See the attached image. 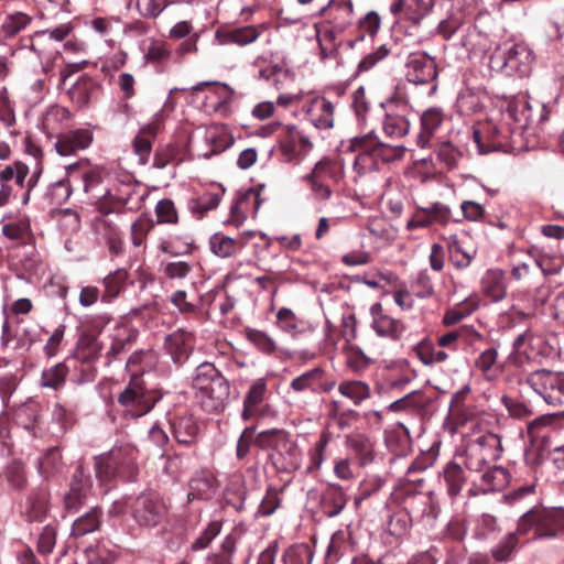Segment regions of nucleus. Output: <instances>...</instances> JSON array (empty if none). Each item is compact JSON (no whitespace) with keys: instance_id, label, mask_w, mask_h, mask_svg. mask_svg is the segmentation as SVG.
Returning <instances> with one entry per match:
<instances>
[{"instance_id":"f257e3e1","label":"nucleus","mask_w":564,"mask_h":564,"mask_svg":"<svg viewBox=\"0 0 564 564\" xmlns=\"http://www.w3.org/2000/svg\"><path fill=\"white\" fill-rule=\"evenodd\" d=\"M193 388L200 408L210 413L223 411L230 395L229 381L209 362L196 368Z\"/></svg>"},{"instance_id":"f03ea898","label":"nucleus","mask_w":564,"mask_h":564,"mask_svg":"<svg viewBox=\"0 0 564 564\" xmlns=\"http://www.w3.org/2000/svg\"><path fill=\"white\" fill-rule=\"evenodd\" d=\"M533 61V52L525 43L507 41L496 47L489 66L506 76L525 77L532 70Z\"/></svg>"},{"instance_id":"7ed1b4c3","label":"nucleus","mask_w":564,"mask_h":564,"mask_svg":"<svg viewBox=\"0 0 564 564\" xmlns=\"http://www.w3.org/2000/svg\"><path fill=\"white\" fill-rule=\"evenodd\" d=\"M517 531L520 535L532 534L534 539L554 538L564 532V511L558 509H533L522 514Z\"/></svg>"},{"instance_id":"20e7f679","label":"nucleus","mask_w":564,"mask_h":564,"mask_svg":"<svg viewBox=\"0 0 564 564\" xmlns=\"http://www.w3.org/2000/svg\"><path fill=\"white\" fill-rule=\"evenodd\" d=\"M134 459L133 447L116 446L108 454L96 458V476L100 481H108L113 477L130 478L135 473Z\"/></svg>"},{"instance_id":"39448f33","label":"nucleus","mask_w":564,"mask_h":564,"mask_svg":"<svg viewBox=\"0 0 564 564\" xmlns=\"http://www.w3.org/2000/svg\"><path fill=\"white\" fill-rule=\"evenodd\" d=\"M343 178L339 163L327 158L318 161L311 173L304 176L313 197L317 200H327L333 193V186Z\"/></svg>"},{"instance_id":"423d86ee","label":"nucleus","mask_w":564,"mask_h":564,"mask_svg":"<svg viewBox=\"0 0 564 564\" xmlns=\"http://www.w3.org/2000/svg\"><path fill=\"white\" fill-rule=\"evenodd\" d=\"M158 400L159 398L145 388L139 375L131 377L128 386L118 397V402L134 417L149 413Z\"/></svg>"},{"instance_id":"0eeeda50","label":"nucleus","mask_w":564,"mask_h":564,"mask_svg":"<svg viewBox=\"0 0 564 564\" xmlns=\"http://www.w3.org/2000/svg\"><path fill=\"white\" fill-rule=\"evenodd\" d=\"M527 383L553 406H564V372L546 369L530 373Z\"/></svg>"},{"instance_id":"6e6552de","label":"nucleus","mask_w":564,"mask_h":564,"mask_svg":"<svg viewBox=\"0 0 564 564\" xmlns=\"http://www.w3.org/2000/svg\"><path fill=\"white\" fill-rule=\"evenodd\" d=\"M131 514L140 527L153 528L165 520L167 507L158 494L144 492L133 500Z\"/></svg>"},{"instance_id":"1a4fd4ad","label":"nucleus","mask_w":564,"mask_h":564,"mask_svg":"<svg viewBox=\"0 0 564 564\" xmlns=\"http://www.w3.org/2000/svg\"><path fill=\"white\" fill-rule=\"evenodd\" d=\"M435 0H398L391 4L390 11L393 15H399L398 22L406 24V32L414 36L421 25V22L431 12Z\"/></svg>"},{"instance_id":"9d476101","label":"nucleus","mask_w":564,"mask_h":564,"mask_svg":"<svg viewBox=\"0 0 564 564\" xmlns=\"http://www.w3.org/2000/svg\"><path fill=\"white\" fill-rule=\"evenodd\" d=\"M410 106L405 101H388L382 122L384 133L390 138H402L410 130Z\"/></svg>"},{"instance_id":"9b49d317","label":"nucleus","mask_w":564,"mask_h":564,"mask_svg":"<svg viewBox=\"0 0 564 564\" xmlns=\"http://www.w3.org/2000/svg\"><path fill=\"white\" fill-rule=\"evenodd\" d=\"M406 78L415 85L427 84L437 76L436 64L432 57L423 53H413L408 57Z\"/></svg>"},{"instance_id":"f8f14e48","label":"nucleus","mask_w":564,"mask_h":564,"mask_svg":"<svg viewBox=\"0 0 564 564\" xmlns=\"http://www.w3.org/2000/svg\"><path fill=\"white\" fill-rule=\"evenodd\" d=\"M368 145L370 147L368 133L352 138L349 143V150L357 153L354 170L360 176L379 167L378 158L375 155L373 149H368Z\"/></svg>"},{"instance_id":"ddd939ff","label":"nucleus","mask_w":564,"mask_h":564,"mask_svg":"<svg viewBox=\"0 0 564 564\" xmlns=\"http://www.w3.org/2000/svg\"><path fill=\"white\" fill-rule=\"evenodd\" d=\"M66 173L68 177H73V180L80 178L83 191L86 194H90L95 199H99L109 193L108 189L104 192L100 189L102 176L98 169L88 167L82 163H74L66 167Z\"/></svg>"},{"instance_id":"4468645a","label":"nucleus","mask_w":564,"mask_h":564,"mask_svg":"<svg viewBox=\"0 0 564 564\" xmlns=\"http://www.w3.org/2000/svg\"><path fill=\"white\" fill-rule=\"evenodd\" d=\"M312 142L295 126H288L280 137V151L286 162L294 161L300 151L312 149Z\"/></svg>"},{"instance_id":"2eb2a0df","label":"nucleus","mask_w":564,"mask_h":564,"mask_svg":"<svg viewBox=\"0 0 564 564\" xmlns=\"http://www.w3.org/2000/svg\"><path fill=\"white\" fill-rule=\"evenodd\" d=\"M370 314L372 317L371 326L379 336L397 340L404 333L405 327L403 323L383 314L381 303L372 304L370 307Z\"/></svg>"},{"instance_id":"dca6fc26","label":"nucleus","mask_w":564,"mask_h":564,"mask_svg":"<svg viewBox=\"0 0 564 564\" xmlns=\"http://www.w3.org/2000/svg\"><path fill=\"white\" fill-rule=\"evenodd\" d=\"M93 142V132L88 129H77L57 137L56 152L62 156H69L77 151L87 149Z\"/></svg>"},{"instance_id":"f3484780","label":"nucleus","mask_w":564,"mask_h":564,"mask_svg":"<svg viewBox=\"0 0 564 564\" xmlns=\"http://www.w3.org/2000/svg\"><path fill=\"white\" fill-rule=\"evenodd\" d=\"M306 116L315 128L330 129L334 126V105L324 97L314 98L307 106Z\"/></svg>"},{"instance_id":"a211bd4d","label":"nucleus","mask_w":564,"mask_h":564,"mask_svg":"<svg viewBox=\"0 0 564 564\" xmlns=\"http://www.w3.org/2000/svg\"><path fill=\"white\" fill-rule=\"evenodd\" d=\"M259 35V30L253 25L223 28L216 31L215 40L219 45L236 44L243 46L254 42Z\"/></svg>"},{"instance_id":"6ab92c4d","label":"nucleus","mask_w":564,"mask_h":564,"mask_svg":"<svg viewBox=\"0 0 564 564\" xmlns=\"http://www.w3.org/2000/svg\"><path fill=\"white\" fill-rule=\"evenodd\" d=\"M194 346V336L184 329H177L165 339V347L173 360L182 362L188 358Z\"/></svg>"},{"instance_id":"aec40b11","label":"nucleus","mask_w":564,"mask_h":564,"mask_svg":"<svg viewBox=\"0 0 564 564\" xmlns=\"http://www.w3.org/2000/svg\"><path fill=\"white\" fill-rule=\"evenodd\" d=\"M348 501L344 488L338 484H328L321 497L322 511L329 518L338 516Z\"/></svg>"},{"instance_id":"412c9836","label":"nucleus","mask_w":564,"mask_h":564,"mask_svg":"<svg viewBox=\"0 0 564 564\" xmlns=\"http://www.w3.org/2000/svg\"><path fill=\"white\" fill-rule=\"evenodd\" d=\"M444 120V113L441 108L433 107L423 111L421 116V131L416 138V144L424 149L430 145V142L441 127Z\"/></svg>"},{"instance_id":"4be33fe9","label":"nucleus","mask_w":564,"mask_h":564,"mask_svg":"<svg viewBox=\"0 0 564 564\" xmlns=\"http://www.w3.org/2000/svg\"><path fill=\"white\" fill-rule=\"evenodd\" d=\"M159 113L155 116V119L141 128L139 133L135 135L132 142V148L134 154L139 158L140 164H145L149 160L150 153L152 151V141L159 129Z\"/></svg>"},{"instance_id":"5701e85b","label":"nucleus","mask_w":564,"mask_h":564,"mask_svg":"<svg viewBox=\"0 0 564 564\" xmlns=\"http://www.w3.org/2000/svg\"><path fill=\"white\" fill-rule=\"evenodd\" d=\"M481 291L494 302H499L506 297L507 284L505 272L499 269L487 270L481 278Z\"/></svg>"},{"instance_id":"b1692460","label":"nucleus","mask_w":564,"mask_h":564,"mask_svg":"<svg viewBox=\"0 0 564 564\" xmlns=\"http://www.w3.org/2000/svg\"><path fill=\"white\" fill-rule=\"evenodd\" d=\"M250 205L254 207V212L259 209V194L249 192L238 196L230 207V214L226 223L237 228L240 227L247 218V213Z\"/></svg>"},{"instance_id":"393cba45","label":"nucleus","mask_w":564,"mask_h":564,"mask_svg":"<svg viewBox=\"0 0 564 564\" xmlns=\"http://www.w3.org/2000/svg\"><path fill=\"white\" fill-rule=\"evenodd\" d=\"M102 349L97 336L84 333L79 336L73 357L82 364H90L99 358Z\"/></svg>"},{"instance_id":"a878e982","label":"nucleus","mask_w":564,"mask_h":564,"mask_svg":"<svg viewBox=\"0 0 564 564\" xmlns=\"http://www.w3.org/2000/svg\"><path fill=\"white\" fill-rule=\"evenodd\" d=\"M267 393V384L263 380H257L249 388L245 399L241 417L243 421H249L259 415L260 405L264 401Z\"/></svg>"},{"instance_id":"bb28decb","label":"nucleus","mask_w":564,"mask_h":564,"mask_svg":"<svg viewBox=\"0 0 564 564\" xmlns=\"http://www.w3.org/2000/svg\"><path fill=\"white\" fill-rule=\"evenodd\" d=\"M328 12L336 28L343 30L352 22V3L350 0H330L321 10V14Z\"/></svg>"},{"instance_id":"cd10ccee","label":"nucleus","mask_w":564,"mask_h":564,"mask_svg":"<svg viewBox=\"0 0 564 564\" xmlns=\"http://www.w3.org/2000/svg\"><path fill=\"white\" fill-rule=\"evenodd\" d=\"M209 245L214 254L220 258H228L236 253L237 250L242 249L246 246V240H243V237L235 239L221 232H216L210 237Z\"/></svg>"},{"instance_id":"c85d7f7f","label":"nucleus","mask_w":564,"mask_h":564,"mask_svg":"<svg viewBox=\"0 0 564 564\" xmlns=\"http://www.w3.org/2000/svg\"><path fill=\"white\" fill-rule=\"evenodd\" d=\"M2 234L20 246L33 245L35 240L29 218H21L15 223L3 225Z\"/></svg>"},{"instance_id":"c756f323","label":"nucleus","mask_w":564,"mask_h":564,"mask_svg":"<svg viewBox=\"0 0 564 564\" xmlns=\"http://www.w3.org/2000/svg\"><path fill=\"white\" fill-rule=\"evenodd\" d=\"M102 512L98 508H93L84 516L76 519L72 525L70 535L80 538L97 531L101 525Z\"/></svg>"},{"instance_id":"7c9ffc66","label":"nucleus","mask_w":564,"mask_h":564,"mask_svg":"<svg viewBox=\"0 0 564 564\" xmlns=\"http://www.w3.org/2000/svg\"><path fill=\"white\" fill-rule=\"evenodd\" d=\"M271 457L274 459L275 464L285 471H294L301 466L300 449L289 440L285 441V444H283L279 453L271 455Z\"/></svg>"},{"instance_id":"2f4dec72","label":"nucleus","mask_w":564,"mask_h":564,"mask_svg":"<svg viewBox=\"0 0 564 564\" xmlns=\"http://www.w3.org/2000/svg\"><path fill=\"white\" fill-rule=\"evenodd\" d=\"M370 138V147L368 149H373L375 155H377L379 163L383 162H392L395 160H400L406 149L403 145H389L382 143L378 140L377 134L373 131L368 132Z\"/></svg>"},{"instance_id":"473e14b6","label":"nucleus","mask_w":564,"mask_h":564,"mask_svg":"<svg viewBox=\"0 0 564 564\" xmlns=\"http://www.w3.org/2000/svg\"><path fill=\"white\" fill-rule=\"evenodd\" d=\"M509 482V473L502 467H492L480 477L479 490L484 494L501 490Z\"/></svg>"},{"instance_id":"72a5a7b5","label":"nucleus","mask_w":564,"mask_h":564,"mask_svg":"<svg viewBox=\"0 0 564 564\" xmlns=\"http://www.w3.org/2000/svg\"><path fill=\"white\" fill-rule=\"evenodd\" d=\"M508 116L516 122L514 130H519L521 133L534 127L535 120L532 116V108L527 101L510 105Z\"/></svg>"},{"instance_id":"f704fd0d","label":"nucleus","mask_w":564,"mask_h":564,"mask_svg":"<svg viewBox=\"0 0 564 564\" xmlns=\"http://www.w3.org/2000/svg\"><path fill=\"white\" fill-rule=\"evenodd\" d=\"M198 425L192 416H182L173 423V434L180 444L191 445L195 442Z\"/></svg>"},{"instance_id":"c9c22d12","label":"nucleus","mask_w":564,"mask_h":564,"mask_svg":"<svg viewBox=\"0 0 564 564\" xmlns=\"http://www.w3.org/2000/svg\"><path fill=\"white\" fill-rule=\"evenodd\" d=\"M443 477L447 486V492L455 497L466 484V476L460 465L455 462L446 464L443 470Z\"/></svg>"},{"instance_id":"e433bc0d","label":"nucleus","mask_w":564,"mask_h":564,"mask_svg":"<svg viewBox=\"0 0 564 564\" xmlns=\"http://www.w3.org/2000/svg\"><path fill=\"white\" fill-rule=\"evenodd\" d=\"M498 352L495 348L484 350L475 360V367L487 380H495L501 373V367L497 365Z\"/></svg>"},{"instance_id":"4c0bfd02","label":"nucleus","mask_w":564,"mask_h":564,"mask_svg":"<svg viewBox=\"0 0 564 564\" xmlns=\"http://www.w3.org/2000/svg\"><path fill=\"white\" fill-rule=\"evenodd\" d=\"M127 278L128 272L123 269H118L115 272L109 273L102 281V301L110 302L116 299L123 289Z\"/></svg>"},{"instance_id":"58836bf2","label":"nucleus","mask_w":564,"mask_h":564,"mask_svg":"<svg viewBox=\"0 0 564 564\" xmlns=\"http://www.w3.org/2000/svg\"><path fill=\"white\" fill-rule=\"evenodd\" d=\"M48 509V495L45 490L32 494L26 501L25 513L30 521L45 517Z\"/></svg>"},{"instance_id":"ea45409f","label":"nucleus","mask_w":564,"mask_h":564,"mask_svg":"<svg viewBox=\"0 0 564 564\" xmlns=\"http://www.w3.org/2000/svg\"><path fill=\"white\" fill-rule=\"evenodd\" d=\"M338 391L341 395L350 399L356 405L370 397L369 386L359 380L340 382Z\"/></svg>"},{"instance_id":"a19ab883","label":"nucleus","mask_w":564,"mask_h":564,"mask_svg":"<svg viewBox=\"0 0 564 564\" xmlns=\"http://www.w3.org/2000/svg\"><path fill=\"white\" fill-rule=\"evenodd\" d=\"M518 531L506 534L497 545L491 549V555L496 562H508L511 560L518 545Z\"/></svg>"},{"instance_id":"79ce46f5","label":"nucleus","mask_w":564,"mask_h":564,"mask_svg":"<svg viewBox=\"0 0 564 564\" xmlns=\"http://www.w3.org/2000/svg\"><path fill=\"white\" fill-rule=\"evenodd\" d=\"M288 435L281 430L263 431L254 438V444L262 449H272L276 455L285 441Z\"/></svg>"},{"instance_id":"37998d69","label":"nucleus","mask_w":564,"mask_h":564,"mask_svg":"<svg viewBox=\"0 0 564 564\" xmlns=\"http://www.w3.org/2000/svg\"><path fill=\"white\" fill-rule=\"evenodd\" d=\"M473 441L481 447L485 456L491 462H496L500 458L502 444L499 435L495 433H485Z\"/></svg>"},{"instance_id":"c03bdc74","label":"nucleus","mask_w":564,"mask_h":564,"mask_svg":"<svg viewBox=\"0 0 564 564\" xmlns=\"http://www.w3.org/2000/svg\"><path fill=\"white\" fill-rule=\"evenodd\" d=\"M206 140L213 147V153H219L229 148L234 141L225 126H212L207 129Z\"/></svg>"},{"instance_id":"a18cd8bd","label":"nucleus","mask_w":564,"mask_h":564,"mask_svg":"<svg viewBox=\"0 0 564 564\" xmlns=\"http://www.w3.org/2000/svg\"><path fill=\"white\" fill-rule=\"evenodd\" d=\"M415 351L419 359L424 365L443 362L448 358V355L444 350L437 349L429 340H422L420 344H417Z\"/></svg>"},{"instance_id":"49530a36","label":"nucleus","mask_w":564,"mask_h":564,"mask_svg":"<svg viewBox=\"0 0 564 564\" xmlns=\"http://www.w3.org/2000/svg\"><path fill=\"white\" fill-rule=\"evenodd\" d=\"M68 368L65 364L59 362L42 372L41 386L52 389L61 388L67 377Z\"/></svg>"},{"instance_id":"de8ad7c7","label":"nucleus","mask_w":564,"mask_h":564,"mask_svg":"<svg viewBox=\"0 0 564 564\" xmlns=\"http://www.w3.org/2000/svg\"><path fill=\"white\" fill-rule=\"evenodd\" d=\"M221 196L217 193H207L194 199L189 204L191 212L197 217H204L208 212L219 206Z\"/></svg>"},{"instance_id":"09e8293b","label":"nucleus","mask_w":564,"mask_h":564,"mask_svg":"<svg viewBox=\"0 0 564 564\" xmlns=\"http://www.w3.org/2000/svg\"><path fill=\"white\" fill-rule=\"evenodd\" d=\"M83 479V467L79 466L73 475L69 491L65 496V507L69 511H76L83 505L86 494L82 492V488L76 486L77 480Z\"/></svg>"},{"instance_id":"8fccbe9b","label":"nucleus","mask_w":564,"mask_h":564,"mask_svg":"<svg viewBox=\"0 0 564 564\" xmlns=\"http://www.w3.org/2000/svg\"><path fill=\"white\" fill-rule=\"evenodd\" d=\"M62 468V456L58 448H50L39 462L40 474L48 478Z\"/></svg>"},{"instance_id":"3c124183","label":"nucleus","mask_w":564,"mask_h":564,"mask_svg":"<svg viewBox=\"0 0 564 564\" xmlns=\"http://www.w3.org/2000/svg\"><path fill=\"white\" fill-rule=\"evenodd\" d=\"M221 528V521H210L204 531L192 542L191 550L197 552L207 549L213 540L220 533Z\"/></svg>"},{"instance_id":"603ef678","label":"nucleus","mask_w":564,"mask_h":564,"mask_svg":"<svg viewBox=\"0 0 564 564\" xmlns=\"http://www.w3.org/2000/svg\"><path fill=\"white\" fill-rule=\"evenodd\" d=\"M246 338L263 354L271 355L276 350L274 339L262 330L248 328Z\"/></svg>"},{"instance_id":"864d4df0","label":"nucleus","mask_w":564,"mask_h":564,"mask_svg":"<svg viewBox=\"0 0 564 564\" xmlns=\"http://www.w3.org/2000/svg\"><path fill=\"white\" fill-rule=\"evenodd\" d=\"M213 489V480L205 474L193 477L189 481V491L187 494V500L203 499L207 497Z\"/></svg>"},{"instance_id":"5fc2aeb1","label":"nucleus","mask_w":564,"mask_h":564,"mask_svg":"<svg viewBox=\"0 0 564 564\" xmlns=\"http://www.w3.org/2000/svg\"><path fill=\"white\" fill-rule=\"evenodd\" d=\"M321 379L322 370L319 368H314L294 378L291 382V388L296 392L314 390V387L318 383Z\"/></svg>"},{"instance_id":"6e6d98bb","label":"nucleus","mask_w":564,"mask_h":564,"mask_svg":"<svg viewBox=\"0 0 564 564\" xmlns=\"http://www.w3.org/2000/svg\"><path fill=\"white\" fill-rule=\"evenodd\" d=\"M489 463L492 462L485 456L481 447L471 440L466 446V467L478 471Z\"/></svg>"},{"instance_id":"4d7b16f0","label":"nucleus","mask_w":564,"mask_h":564,"mask_svg":"<svg viewBox=\"0 0 564 564\" xmlns=\"http://www.w3.org/2000/svg\"><path fill=\"white\" fill-rule=\"evenodd\" d=\"M411 528V517L409 512L400 510L394 512L388 522V531L393 536H403Z\"/></svg>"},{"instance_id":"13d9d810","label":"nucleus","mask_w":564,"mask_h":564,"mask_svg":"<svg viewBox=\"0 0 564 564\" xmlns=\"http://www.w3.org/2000/svg\"><path fill=\"white\" fill-rule=\"evenodd\" d=\"M72 180L73 177H68L66 174L65 178L51 185L48 196L53 204L61 205L69 198L72 194Z\"/></svg>"},{"instance_id":"bf43d9fd","label":"nucleus","mask_w":564,"mask_h":564,"mask_svg":"<svg viewBox=\"0 0 564 564\" xmlns=\"http://www.w3.org/2000/svg\"><path fill=\"white\" fill-rule=\"evenodd\" d=\"M312 552L306 544L289 547L284 553V564H311Z\"/></svg>"},{"instance_id":"052dcab7","label":"nucleus","mask_w":564,"mask_h":564,"mask_svg":"<svg viewBox=\"0 0 564 564\" xmlns=\"http://www.w3.org/2000/svg\"><path fill=\"white\" fill-rule=\"evenodd\" d=\"M30 22L31 18L29 15L22 12H15L4 19L2 30L7 36H13L25 29Z\"/></svg>"},{"instance_id":"680f3d73","label":"nucleus","mask_w":564,"mask_h":564,"mask_svg":"<svg viewBox=\"0 0 564 564\" xmlns=\"http://www.w3.org/2000/svg\"><path fill=\"white\" fill-rule=\"evenodd\" d=\"M329 443V435L327 433H323L319 440L315 443L314 447L310 452V466L307 469L310 471L317 470L321 468L324 459H325V451Z\"/></svg>"},{"instance_id":"e2e57ef3","label":"nucleus","mask_w":564,"mask_h":564,"mask_svg":"<svg viewBox=\"0 0 564 564\" xmlns=\"http://www.w3.org/2000/svg\"><path fill=\"white\" fill-rule=\"evenodd\" d=\"M155 215L160 224H176L177 212L171 199H161L155 206Z\"/></svg>"},{"instance_id":"0e129e2a","label":"nucleus","mask_w":564,"mask_h":564,"mask_svg":"<svg viewBox=\"0 0 564 564\" xmlns=\"http://www.w3.org/2000/svg\"><path fill=\"white\" fill-rule=\"evenodd\" d=\"M6 478L12 489H23L26 484L23 465L18 462H13L12 464H10L7 467Z\"/></svg>"},{"instance_id":"69168bd1","label":"nucleus","mask_w":564,"mask_h":564,"mask_svg":"<svg viewBox=\"0 0 564 564\" xmlns=\"http://www.w3.org/2000/svg\"><path fill=\"white\" fill-rule=\"evenodd\" d=\"M170 56L171 51L166 43L162 41L152 42L145 52V59L154 64H162L166 62Z\"/></svg>"},{"instance_id":"338daca9","label":"nucleus","mask_w":564,"mask_h":564,"mask_svg":"<svg viewBox=\"0 0 564 564\" xmlns=\"http://www.w3.org/2000/svg\"><path fill=\"white\" fill-rule=\"evenodd\" d=\"M412 290L419 297H429L433 294V282L427 271H420L412 282Z\"/></svg>"},{"instance_id":"774afa93","label":"nucleus","mask_w":564,"mask_h":564,"mask_svg":"<svg viewBox=\"0 0 564 564\" xmlns=\"http://www.w3.org/2000/svg\"><path fill=\"white\" fill-rule=\"evenodd\" d=\"M167 4V0H137V9L145 18H156Z\"/></svg>"}]
</instances>
